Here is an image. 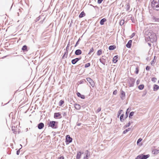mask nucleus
I'll return each instance as SVG.
<instances>
[{"label": "nucleus", "mask_w": 159, "mask_h": 159, "mask_svg": "<svg viewBox=\"0 0 159 159\" xmlns=\"http://www.w3.org/2000/svg\"><path fill=\"white\" fill-rule=\"evenodd\" d=\"M159 87L158 85L157 84H154L153 86V90L154 91H157Z\"/></svg>", "instance_id": "nucleus-21"}, {"label": "nucleus", "mask_w": 159, "mask_h": 159, "mask_svg": "<svg viewBox=\"0 0 159 159\" xmlns=\"http://www.w3.org/2000/svg\"><path fill=\"white\" fill-rule=\"evenodd\" d=\"M130 128H129L128 129H125V130L124 131H123V134H125L128 131H129L130 130Z\"/></svg>", "instance_id": "nucleus-32"}, {"label": "nucleus", "mask_w": 159, "mask_h": 159, "mask_svg": "<svg viewBox=\"0 0 159 159\" xmlns=\"http://www.w3.org/2000/svg\"><path fill=\"white\" fill-rule=\"evenodd\" d=\"M144 85L143 84H141L139 86L138 88L139 89L142 90L143 89Z\"/></svg>", "instance_id": "nucleus-31"}, {"label": "nucleus", "mask_w": 159, "mask_h": 159, "mask_svg": "<svg viewBox=\"0 0 159 159\" xmlns=\"http://www.w3.org/2000/svg\"><path fill=\"white\" fill-rule=\"evenodd\" d=\"M68 48H69V47L68 46V45L67 46V47H66V49H68Z\"/></svg>", "instance_id": "nucleus-56"}, {"label": "nucleus", "mask_w": 159, "mask_h": 159, "mask_svg": "<svg viewBox=\"0 0 159 159\" xmlns=\"http://www.w3.org/2000/svg\"><path fill=\"white\" fill-rule=\"evenodd\" d=\"M130 124H131V123H130V122L129 121V123H128V124L127 125H126L125 126L126 127H128L130 125Z\"/></svg>", "instance_id": "nucleus-40"}, {"label": "nucleus", "mask_w": 159, "mask_h": 159, "mask_svg": "<svg viewBox=\"0 0 159 159\" xmlns=\"http://www.w3.org/2000/svg\"><path fill=\"white\" fill-rule=\"evenodd\" d=\"M132 41L129 40L126 45V46L128 48H130L131 46Z\"/></svg>", "instance_id": "nucleus-14"}, {"label": "nucleus", "mask_w": 159, "mask_h": 159, "mask_svg": "<svg viewBox=\"0 0 159 159\" xmlns=\"http://www.w3.org/2000/svg\"><path fill=\"white\" fill-rule=\"evenodd\" d=\"M78 44H79V42L77 41L75 45V47H76V46Z\"/></svg>", "instance_id": "nucleus-51"}, {"label": "nucleus", "mask_w": 159, "mask_h": 159, "mask_svg": "<svg viewBox=\"0 0 159 159\" xmlns=\"http://www.w3.org/2000/svg\"><path fill=\"white\" fill-rule=\"evenodd\" d=\"M20 146H21V147H22V146L21 145H20Z\"/></svg>", "instance_id": "nucleus-61"}, {"label": "nucleus", "mask_w": 159, "mask_h": 159, "mask_svg": "<svg viewBox=\"0 0 159 159\" xmlns=\"http://www.w3.org/2000/svg\"><path fill=\"white\" fill-rule=\"evenodd\" d=\"M148 45L150 47L151 46V44L149 43H148Z\"/></svg>", "instance_id": "nucleus-54"}, {"label": "nucleus", "mask_w": 159, "mask_h": 159, "mask_svg": "<svg viewBox=\"0 0 159 159\" xmlns=\"http://www.w3.org/2000/svg\"><path fill=\"white\" fill-rule=\"evenodd\" d=\"M146 33L151 42L153 43L156 41L157 40V37L155 33L153 32L148 31H147Z\"/></svg>", "instance_id": "nucleus-1"}, {"label": "nucleus", "mask_w": 159, "mask_h": 159, "mask_svg": "<svg viewBox=\"0 0 159 159\" xmlns=\"http://www.w3.org/2000/svg\"><path fill=\"white\" fill-rule=\"evenodd\" d=\"M22 50L23 51H27V47L26 45H24L22 48Z\"/></svg>", "instance_id": "nucleus-25"}, {"label": "nucleus", "mask_w": 159, "mask_h": 159, "mask_svg": "<svg viewBox=\"0 0 159 159\" xmlns=\"http://www.w3.org/2000/svg\"><path fill=\"white\" fill-rule=\"evenodd\" d=\"M103 0H98V3L99 4H100L102 2V1Z\"/></svg>", "instance_id": "nucleus-44"}, {"label": "nucleus", "mask_w": 159, "mask_h": 159, "mask_svg": "<svg viewBox=\"0 0 159 159\" xmlns=\"http://www.w3.org/2000/svg\"><path fill=\"white\" fill-rule=\"evenodd\" d=\"M134 35H135L134 33H133L132 34V35H131V36H132V37H133V36H134Z\"/></svg>", "instance_id": "nucleus-53"}, {"label": "nucleus", "mask_w": 159, "mask_h": 159, "mask_svg": "<svg viewBox=\"0 0 159 159\" xmlns=\"http://www.w3.org/2000/svg\"><path fill=\"white\" fill-rule=\"evenodd\" d=\"M81 153L80 152H78L76 156V159H80L81 157Z\"/></svg>", "instance_id": "nucleus-24"}, {"label": "nucleus", "mask_w": 159, "mask_h": 159, "mask_svg": "<svg viewBox=\"0 0 159 159\" xmlns=\"http://www.w3.org/2000/svg\"><path fill=\"white\" fill-rule=\"evenodd\" d=\"M116 48V47L115 45H111L109 47V49L110 50H111L115 49Z\"/></svg>", "instance_id": "nucleus-23"}, {"label": "nucleus", "mask_w": 159, "mask_h": 159, "mask_svg": "<svg viewBox=\"0 0 159 159\" xmlns=\"http://www.w3.org/2000/svg\"><path fill=\"white\" fill-rule=\"evenodd\" d=\"M80 39H78V41L79 42V41H80Z\"/></svg>", "instance_id": "nucleus-58"}, {"label": "nucleus", "mask_w": 159, "mask_h": 159, "mask_svg": "<svg viewBox=\"0 0 159 159\" xmlns=\"http://www.w3.org/2000/svg\"><path fill=\"white\" fill-rule=\"evenodd\" d=\"M72 139L70 138L69 135L66 136V141L69 143H71L72 141Z\"/></svg>", "instance_id": "nucleus-9"}, {"label": "nucleus", "mask_w": 159, "mask_h": 159, "mask_svg": "<svg viewBox=\"0 0 159 159\" xmlns=\"http://www.w3.org/2000/svg\"><path fill=\"white\" fill-rule=\"evenodd\" d=\"M64 157L63 156L60 157H59V159H64Z\"/></svg>", "instance_id": "nucleus-50"}, {"label": "nucleus", "mask_w": 159, "mask_h": 159, "mask_svg": "<svg viewBox=\"0 0 159 159\" xmlns=\"http://www.w3.org/2000/svg\"><path fill=\"white\" fill-rule=\"evenodd\" d=\"M150 69V67H149V66H147L146 68V70H149Z\"/></svg>", "instance_id": "nucleus-46"}, {"label": "nucleus", "mask_w": 159, "mask_h": 159, "mask_svg": "<svg viewBox=\"0 0 159 159\" xmlns=\"http://www.w3.org/2000/svg\"><path fill=\"white\" fill-rule=\"evenodd\" d=\"M77 96L79 97H80L82 99H84L85 98V96L84 95H83L81 94L80 93L77 92Z\"/></svg>", "instance_id": "nucleus-16"}, {"label": "nucleus", "mask_w": 159, "mask_h": 159, "mask_svg": "<svg viewBox=\"0 0 159 159\" xmlns=\"http://www.w3.org/2000/svg\"><path fill=\"white\" fill-rule=\"evenodd\" d=\"M141 155H139L135 159H141Z\"/></svg>", "instance_id": "nucleus-42"}, {"label": "nucleus", "mask_w": 159, "mask_h": 159, "mask_svg": "<svg viewBox=\"0 0 159 159\" xmlns=\"http://www.w3.org/2000/svg\"><path fill=\"white\" fill-rule=\"evenodd\" d=\"M106 21V19L105 18H103L101 19L100 21V24L101 25H103L104 24V23Z\"/></svg>", "instance_id": "nucleus-19"}, {"label": "nucleus", "mask_w": 159, "mask_h": 159, "mask_svg": "<svg viewBox=\"0 0 159 159\" xmlns=\"http://www.w3.org/2000/svg\"><path fill=\"white\" fill-rule=\"evenodd\" d=\"M142 140V139L141 138H139L137 141V144L139 143L140 142H141Z\"/></svg>", "instance_id": "nucleus-39"}, {"label": "nucleus", "mask_w": 159, "mask_h": 159, "mask_svg": "<svg viewBox=\"0 0 159 159\" xmlns=\"http://www.w3.org/2000/svg\"><path fill=\"white\" fill-rule=\"evenodd\" d=\"M44 126V125L43 123H40L38 125V128L39 129H42Z\"/></svg>", "instance_id": "nucleus-12"}, {"label": "nucleus", "mask_w": 159, "mask_h": 159, "mask_svg": "<svg viewBox=\"0 0 159 159\" xmlns=\"http://www.w3.org/2000/svg\"><path fill=\"white\" fill-rule=\"evenodd\" d=\"M82 53L80 49H77L76 50L75 52V54L76 55H80Z\"/></svg>", "instance_id": "nucleus-15"}, {"label": "nucleus", "mask_w": 159, "mask_h": 159, "mask_svg": "<svg viewBox=\"0 0 159 159\" xmlns=\"http://www.w3.org/2000/svg\"><path fill=\"white\" fill-rule=\"evenodd\" d=\"M158 83H159V80L158 81Z\"/></svg>", "instance_id": "nucleus-60"}, {"label": "nucleus", "mask_w": 159, "mask_h": 159, "mask_svg": "<svg viewBox=\"0 0 159 159\" xmlns=\"http://www.w3.org/2000/svg\"><path fill=\"white\" fill-rule=\"evenodd\" d=\"M100 62L104 65H105L106 62V60L103 58H101L99 59Z\"/></svg>", "instance_id": "nucleus-18"}, {"label": "nucleus", "mask_w": 159, "mask_h": 159, "mask_svg": "<svg viewBox=\"0 0 159 159\" xmlns=\"http://www.w3.org/2000/svg\"><path fill=\"white\" fill-rule=\"evenodd\" d=\"M80 125H81V123H78V124H77V125L78 126H80Z\"/></svg>", "instance_id": "nucleus-55"}, {"label": "nucleus", "mask_w": 159, "mask_h": 159, "mask_svg": "<svg viewBox=\"0 0 159 159\" xmlns=\"http://www.w3.org/2000/svg\"><path fill=\"white\" fill-rule=\"evenodd\" d=\"M123 111V110H120L119 111H118V115H117V117H118L121 114V113H122V112Z\"/></svg>", "instance_id": "nucleus-33"}, {"label": "nucleus", "mask_w": 159, "mask_h": 159, "mask_svg": "<svg viewBox=\"0 0 159 159\" xmlns=\"http://www.w3.org/2000/svg\"><path fill=\"white\" fill-rule=\"evenodd\" d=\"M131 110V108H128L126 112V114H127V113H129Z\"/></svg>", "instance_id": "nucleus-37"}, {"label": "nucleus", "mask_w": 159, "mask_h": 159, "mask_svg": "<svg viewBox=\"0 0 159 159\" xmlns=\"http://www.w3.org/2000/svg\"><path fill=\"white\" fill-rule=\"evenodd\" d=\"M157 80V78L155 77H153L152 79V81L153 82H155Z\"/></svg>", "instance_id": "nucleus-34"}, {"label": "nucleus", "mask_w": 159, "mask_h": 159, "mask_svg": "<svg viewBox=\"0 0 159 159\" xmlns=\"http://www.w3.org/2000/svg\"><path fill=\"white\" fill-rule=\"evenodd\" d=\"M64 103V101L62 100H61L59 102V105L60 106H61Z\"/></svg>", "instance_id": "nucleus-27"}, {"label": "nucleus", "mask_w": 159, "mask_h": 159, "mask_svg": "<svg viewBox=\"0 0 159 159\" xmlns=\"http://www.w3.org/2000/svg\"><path fill=\"white\" fill-rule=\"evenodd\" d=\"M117 92V91L116 90H115L113 92V94L116 95V94Z\"/></svg>", "instance_id": "nucleus-47"}, {"label": "nucleus", "mask_w": 159, "mask_h": 159, "mask_svg": "<svg viewBox=\"0 0 159 159\" xmlns=\"http://www.w3.org/2000/svg\"><path fill=\"white\" fill-rule=\"evenodd\" d=\"M152 153L154 154H157L159 153V150L156 149H154L152 151Z\"/></svg>", "instance_id": "nucleus-20"}, {"label": "nucleus", "mask_w": 159, "mask_h": 159, "mask_svg": "<svg viewBox=\"0 0 159 159\" xmlns=\"http://www.w3.org/2000/svg\"><path fill=\"white\" fill-rule=\"evenodd\" d=\"M141 155V159H147V158H148L150 156V155L149 154L147 155Z\"/></svg>", "instance_id": "nucleus-11"}, {"label": "nucleus", "mask_w": 159, "mask_h": 159, "mask_svg": "<svg viewBox=\"0 0 159 159\" xmlns=\"http://www.w3.org/2000/svg\"><path fill=\"white\" fill-rule=\"evenodd\" d=\"M135 80L134 78L131 77L129 78V81L130 85L129 86L130 87H132L133 86L135 82Z\"/></svg>", "instance_id": "nucleus-3"}, {"label": "nucleus", "mask_w": 159, "mask_h": 159, "mask_svg": "<svg viewBox=\"0 0 159 159\" xmlns=\"http://www.w3.org/2000/svg\"><path fill=\"white\" fill-rule=\"evenodd\" d=\"M75 108L77 110H79L81 108V106L80 105L78 104H74Z\"/></svg>", "instance_id": "nucleus-13"}, {"label": "nucleus", "mask_w": 159, "mask_h": 159, "mask_svg": "<svg viewBox=\"0 0 159 159\" xmlns=\"http://www.w3.org/2000/svg\"><path fill=\"white\" fill-rule=\"evenodd\" d=\"M124 115V114H123L121 115V116L120 117V121L121 122H123L124 120V119H123Z\"/></svg>", "instance_id": "nucleus-28"}, {"label": "nucleus", "mask_w": 159, "mask_h": 159, "mask_svg": "<svg viewBox=\"0 0 159 159\" xmlns=\"http://www.w3.org/2000/svg\"><path fill=\"white\" fill-rule=\"evenodd\" d=\"M124 22H125V21H124V20H123V19L121 20L120 21V25H123L124 24Z\"/></svg>", "instance_id": "nucleus-29"}, {"label": "nucleus", "mask_w": 159, "mask_h": 159, "mask_svg": "<svg viewBox=\"0 0 159 159\" xmlns=\"http://www.w3.org/2000/svg\"><path fill=\"white\" fill-rule=\"evenodd\" d=\"M85 156L84 157V159H88L89 157L90 156V153L88 150H87L85 151L84 154Z\"/></svg>", "instance_id": "nucleus-5"}, {"label": "nucleus", "mask_w": 159, "mask_h": 159, "mask_svg": "<svg viewBox=\"0 0 159 159\" xmlns=\"http://www.w3.org/2000/svg\"><path fill=\"white\" fill-rule=\"evenodd\" d=\"M134 112L132 111L129 114V117L130 118H131V117L134 115Z\"/></svg>", "instance_id": "nucleus-30"}, {"label": "nucleus", "mask_w": 159, "mask_h": 159, "mask_svg": "<svg viewBox=\"0 0 159 159\" xmlns=\"http://www.w3.org/2000/svg\"><path fill=\"white\" fill-rule=\"evenodd\" d=\"M85 15L84 12L83 11H82L81 13L79 15V17L80 18H81L84 16Z\"/></svg>", "instance_id": "nucleus-22"}, {"label": "nucleus", "mask_w": 159, "mask_h": 159, "mask_svg": "<svg viewBox=\"0 0 159 159\" xmlns=\"http://www.w3.org/2000/svg\"><path fill=\"white\" fill-rule=\"evenodd\" d=\"M128 113H127V114H126V118L127 117H128Z\"/></svg>", "instance_id": "nucleus-57"}, {"label": "nucleus", "mask_w": 159, "mask_h": 159, "mask_svg": "<svg viewBox=\"0 0 159 159\" xmlns=\"http://www.w3.org/2000/svg\"><path fill=\"white\" fill-rule=\"evenodd\" d=\"M40 16H39L36 19V20H35V22H37V21H39L40 19Z\"/></svg>", "instance_id": "nucleus-43"}, {"label": "nucleus", "mask_w": 159, "mask_h": 159, "mask_svg": "<svg viewBox=\"0 0 159 159\" xmlns=\"http://www.w3.org/2000/svg\"><path fill=\"white\" fill-rule=\"evenodd\" d=\"M152 8L156 10H159V0H153L151 3Z\"/></svg>", "instance_id": "nucleus-2"}, {"label": "nucleus", "mask_w": 159, "mask_h": 159, "mask_svg": "<svg viewBox=\"0 0 159 159\" xmlns=\"http://www.w3.org/2000/svg\"><path fill=\"white\" fill-rule=\"evenodd\" d=\"M90 63H87L85 65V68L88 67H89L90 66Z\"/></svg>", "instance_id": "nucleus-35"}, {"label": "nucleus", "mask_w": 159, "mask_h": 159, "mask_svg": "<svg viewBox=\"0 0 159 159\" xmlns=\"http://www.w3.org/2000/svg\"><path fill=\"white\" fill-rule=\"evenodd\" d=\"M56 123V122L55 121H51L50 122L49 124V126L50 127H51L52 128H56V127H54L55 124Z\"/></svg>", "instance_id": "nucleus-6"}, {"label": "nucleus", "mask_w": 159, "mask_h": 159, "mask_svg": "<svg viewBox=\"0 0 159 159\" xmlns=\"http://www.w3.org/2000/svg\"><path fill=\"white\" fill-rule=\"evenodd\" d=\"M138 72H139V70L137 68H136V71L135 73L136 74H138Z\"/></svg>", "instance_id": "nucleus-48"}, {"label": "nucleus", "mask_w": 159, "mask_h": 159, "mask_svg": "<svg viewBox=\"0 0 159 159\" xmlns=\"http://www.w3.org/2000/svg\"><path fill=\"white\" fill-rule=\"evenodd\" d=\"M62 115L63 116H65L66 115V113L65 112H62Z\"/></svg>", "instance_id": "nucleus-41"}, {"label": "nucleus", "mask_w": 159, "mask_h": 159, "mask_svg": "<svg viewBox=\"0 0 159 159\" xmlns=\"http://www.w3.org/2000/svg\"><path fill=\"white\" fill-rule=\"evenodd\" d=\"M118 56L116 55L113 58V61L114 63H116L118 61Z\"/></svg>", "instance_id": "nucleus-17"}, {"label": "nucleus", "mask_w": 159, "mask_h": 159, "mask_svg": "<svg viewBox=\"0 0 159 159\" xmlns=\"http://www.w3.org/2000/svg\"><path fill=\"white\" fill-rule=\"evenodd\" d=\"M54 118H61L62 117V116L59 112L55 113L54 114Z\"/></svg>", "instance_id": "nucleus-7"}, {"label": "nucleus", "mask_w": 159, "mask_h": 159, "mask_svg": "<svg viewBox=\"0 0 159 159\" xmlns=\"http://www.w3.org/2000/svg\"><path fill=\"white\" fill-rule=\"evenodd\" d=\"M139 82H140L139 80H138L137 81V82H136V83H137V84H138L139 83Z\"/></svg>", "instance_id": "nucleus-52"}, {"label": "nucleus", "mask_w": 159, "mask_h": 159, "mask_svg": "<svg viewBox=\"0 0 159 159\" xmlns=\"http://www.w3.org/2000/svg\"><path fill=\"white\" fill-rule=\"evenodd\" d=\"M65 54H66V53H65ZM65 54L64 55V56H65Z\"/></svg>", "instance_id": "nucleus-59"}, {"label": "nucleus", "mask_w": 159, "mask_h": 159, "mask_svg": "<svg viewBox=\"0 0 159 159\" xmlns=\"http://www.w3.org/2000/svg\"><path fill=\"white\" fill-rule=\"evenodd\" d=\"M94 50L93 48H92L90 50V51L89 53V54H90L91 52H93Z\"/></svg>", "instance_id": "nucleus-38"}, {"label": "nucleus", "mask_w": 159, "mask_h": 159, "mask_svg": "<svg viewBox=\"0 0 159 159\" xmlns=\"http://www.w3.org/2000/svg\"><path fill=\"white\" fill-rule=\"evenodd\" d=\"M81 58H77L75 59L72 60L71 61L72 63L73 64H75L77 62H78L79 60L81 59Z\"/></svg>", "instance_id": "nucleus-8"}, {"label": "nucleus", "mask_w": 159, "mask_h": 159, "mask_svg": "<svg viewBox=\"0 0 159 159\" xmlns=\"http://www.w3.org/2000/svg\"><path fill=\"white\" fill-rule=\"evenodd\" d=\"M125 93L123 91H121V95L120 98L122 100H123L125 99Z\"/></svg>", "instance_id": "nucleus-10"}, {"label": "nucleus", "mask_w": 159, "mask_h": 159, "mask_svg": "<svg viewBox=\"0 0 159 159\" xmlns=\"http://www.w3.org/2000/svg\"><path fill=\"white\" fill-rule=\"evenodd\" d=\"M127 11L129 10V5H127Z\"/></svg>", "instance_id": "nucleus-49"}, {"label": "nucleus", "mask_w": 159, "mask_h": 159, "mask_svg": "<svg viewBox=\"0 0 159 159\" xmlns=\"http://www.w3.org/2000/svg\"><path fill=\"white\" fill-rule=\"evenodd\" d=\"M101 107H100L98 108V109L96 110V112L97 113H98L101 111Z\"/></svg>", "instance_id": "nucleus-36"}, {"label": "nucleus", "mask_w": 159, "mask_h": 159, "mask_svg": "<svg viewBox=\"0 0 159 159\" xmlns=\"http://www.w3.org/2000/svg\"><path fill=\"white\" fill-rule=\"evenodd\" d=\"M86 80L93 87H94V81L91 78H86Z\"/></svg>", "instance_id": "nucleus-4"}, {"label": "nucleus", "mask_w": 159, "mask_h": 159, "mask_svg": "<svg viewBox=\"0 0 159 159\" xmlns=\"http://www.w3.org/2000/svg\"><path fill=\"white\" fill-rule=\"evenodd\" d=\"M21 148H20L19 150H18V151H17V152H16V154L17 155H19V153H20V150Z\"/></svg>", "instance_id": "nucleus-45"}, {"label": "nucleus", "mask_w": 159, "mask_h": 159, "mask_svg": "<svg viewBox=\"0 0 159 159\" xmlns=\"http://www.w3.org/2000/svg\"><path fill=\"white\" fill-rule=\"evenodd\" d=\"M102 54V50L100 49L98 50L97 52V54L98 56Z\"/></svg>", "instance_id": "nucleus-26"}]
</instances>
